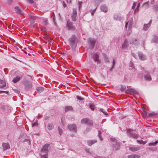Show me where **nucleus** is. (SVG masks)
I'll list each match as a JSON object with an SVG mask.
<instances>
[{
  "instance_id": "obj_1",
  "label": "nucleus",
  "mask_w": 158,
  "mask_h": 158,
  "mask_svg": "<svg viewBox=\"0 0 158 158\" xmlns=\"http://www.w3.org/2000/svg\"><path fill=\"white\" fill-rule=\"evenodd\" d=\"M132 14L133 10L132 11L129 12L128 14L127 15V20L125 22V28L127 29L128 25L127 32L128 35H130L131 32V27L133 21V16H131Z\"/></svg>"
},
{
  "instance_id": "obj_2",
  "label": "nucleus",
  "mask_w": 158,
  "mask_h": 158,
  "mask_svg": "<svg viewBox=\"0 0 158 158\" xmlns=\"http://www.w3.org/2000/svg\"><path fill=\"white\" fill-rule=\"evenodd\" d=\"M70 44L73 50L76 48L77 42V37L74 35H73L69 40Z\"/></svg>"
},
{
  "instance_id": "obj_3",
  "label": "nucleus",
  "mask_w": 158,
  "mask_h": 158,
  "mask_svg": "<svg viewBox=\"0 0 158 158\" xmlns=\"http://www.w3.org/2000/svg\"><path fill=\"white\" fill-rule=\"evenodd\" d=\"M143 77L145 80L150 81L152 80V78L150 75V72L148 71H145L143 73Z\"/></svg>"
},
{
  "instance_id": "obj_4",
  "label": "nucleus",
  "mask_w": 158,
  "mask_h": 158,
  "mask_svg": "<svg viewBox=\"0 0 158 158\" xmlns=\"http://www.w3.org/2000/svg\"><path fill=\"white\" fill-rule=\"evenodd\" d=\"M66 26L69 30L73 31L75 29V27L73 25V22L69 20L67 22Z\"/></svg>"
},
{
  "instance_id": "obj_5",
  "label": "nucleus",
  "mask_w": 158,
  "mask_h": 158,
  "mask_svg": "<svg viewBox=\"0 0 158 158\" xmlns=\"http://www.w3.org/2000/svg\"><path fill=\"white\" fill-rule=\"evenodd\" d=\"M132 130L131 129H128L127 130V133L128 135L131 137H132L135 139L137 138L139 136V135L138 134H136L133 133Z\"/></svg>"
},
{
  "instance_id": "obj_6",
  "label": "nucleus",
  "mask_w": 158,
  "mask_h": 158,
  "mask_svg": "<svg viewBox=\"0 0 158 158\" xmlns=\"http://www.w3.org/2000/svg\"><path fill=\"white\" fill-rule=\"evenodd\" d=\"M81 123L86 124L90 126H93V121L86 118L82 119L81 120Z\"/></svg>"
},
{
  "instance_id": "obj_7",
  "label": "nucleus",
  "mask_w": 158,
  "mask_h": 158,
  "mask_svg": "<svg viewBox=\"0 0 158 158\" xmlns=\"http://www.w3.org/2000/svg\"><path fill=\"white\" fill-rule=\"evenodd\" d=\"M96 41V40L93 38H90L88 39L89 47L91 49H93L94 48Z\"/></svg>"
},
{
  "instance_id": "obj_8",
  "label": "nucleus",
  "mask_w": 158,
  "mask_h": 158,
  "mask_svg": "<svg viewBox=\"0 0 158 158\" xmlns=\"http://www.w3.org/2000/svg\"><path fill=\"white\" fill-rule=\"evenodd\" d=\"M68 127L70 131L74 132H77V128L76 124H68Z\"/></svg>"
},
{
  "instance_id": "obj_9",
  "label": "nucleus",
  "mask_w": 158,
  "mask_h": 158,
  "mask_svg": "<svg viewBox=\"0 0 158 158\" xmlns=\"http://www.w3.org/2000/svg\"><path fill=\"white\" fill-rule=\"evenodd\" d=\"M24 86L25 89L27 90L32 88V84L31 82L27 81L24 82Z\"/></svg>"
},
{
  "instance_id": "obj_10",
  "label": "nucleus",
  "mask_w": 158,
  "mask_h": 158,
  "mask_svg": "<svg viewBox=\"0 0 158 158\" xmlns=\"http://www.w3.org/2000/svg\"><path fill=\"white\" fill-rule=\"evenodd\" d=\"M49 144H46L44 146H43L41 149V152L45 154H48V147Z\"/></svg>"
},
{
  "instance_id": "obj_11",
  "label": "nucleus",
  "mask_w": 158,
  "mask_h": 158,
  "mask_svg": "<svg viewBox=\"0 0 158 158\" xmlns=\"http://www.w3.org/2000/svg\"><path fill=\"white\" fill-rule=\"evenodd\" d=\"M29 16L30 18V26L32 28L34 27V23L35 22V16L29 15Z\"/></svg>"
},
{
  "instance_id": "obj_12",
  "label": "nucleus",
  "mask_w": 158,
  "mask_h": 158,
  "mask_svg": "<svg viewBox=\"0 0 158 158\" xmlns=\"http://www.w3.org/2000/svg\"><path fill=\"white\" fill-rule=\"evenodd\" d=\"M140 3L139 2H134L132 9L134 10H138L140 9Z\"/></svg>"
},
{
  "instance_id": "obj_13",
  "label": "nucleus",
  "mask_w": 158,
  "mask_h": 158,
  "mask_svg": "<svg viewBox=\"0 0 158 158\" xmlns=\"http://www.w3.org/2000/svg\"><path fill=\"white\" fill-rule=\"evenodd\" d=\"M130 43L133 45L137 46L139 44V41L138 38H133L130 41Z\"/></svg>"
},
{
  "instance_id": "obj_14",
  "label": "nucleus",
  "mask_w": 158,
  "mask_h": 158,
  "mask_svg": "<svg viewBox=\"0 0 158 158\" xmlns=\"http://www.w3.org/2000/svg\"><path fill=\"white\" fill-rule=\"evenodd\" d=\"M138 54L139 59L141 60H144L147 58V56L142 52H139L138 53Z\"/></svg>"
},
{
  "instance_id": "obj_15",
  "label": "nucleus",
  "mask_w": 158,
  "mask_h": 158,
  "mask_svg": "<svg viewBox=\"0 0 158 158\" xmlns=\"http://www.w3.org/2000/svg\"><path fill=\"white\" fill-rule=\"evenodd\" d=\"M152 20H150L148 23L144 24L143 28V30L145 31H147L150 27L152 24Z\"/></svg>"
},
{
  "instance_id": "obj_16",
  "label": "nucleus",
  "mask_w": 158,
  "mask_h": 158,
  "mask_svg": "<svg viewBox=\"0 0 158 158\" xmlns=\"http://www.w3.org/2000/svg\"><path fill=\"white\" fill-rule=\"evenodd\" d=\"M22 78V76L19 75V76H17L13 78L12 81L14 83H16L19 81Z\"/></svg>"
},
{
  "instance_id": "obj_17",
  "label": "nucleus",
  "mask_w": 158,
  "mask_h": 158,
  "mask_svg": "<svg viewBox=\"0 0 158 158\" xmlns=\"http://www.w3.org/2000/svg\"><path fill=\"white\" fill-rule=\"evenodd\" d=\"M120 144L119 143H114L113 144V148L114 150H117L120 149Z\"/></svg>"
},
{
  "instance_id": "obj_18",
  "label": "nucleus",
  "mask_w": 158,
  "mask_h": 158,
  "mask_svg": "<svg viewBox=\"0 0 158 158\" xmlns=\"http://www.w3.org/2000/svg\"><path fill=\"white\" fill-rule=\"evenodd\" d=\"M92 57L95 61L97 62L98 63L99 62V56L96 53L92 55Z\"/></svg>"
},
{
  "instance_id": "obj_19",
  "label": "nucleus",
  "mask_w": 158,
  "mask_h": 158,
  "mask_svg": "<svg viewBox=\"0 0 158 158\" xmlns=\"http://www.w3.org/2000/svg\"><path fill=\"white\" fill-rule=\"evenodd\" d=\"M77 15L76 10H73V13L71 16V18L73 21H76Z\"/></svg>"
},
{
  "instance_id": "obj_20",
  "label": "nucleus",
  "mask_w": 158,
  "mask_h": 158,
  "mask_svg": "<svg viewBox=\"0 0 158 158\" xmlns=\"http://www.w3.org/2000/svg\"><path fill=\"white\" fill-rule=\"evenodd\" d=\"M103 0H94V3L95 4V6H96V7L94 9H91V10H96L98 6V5Z\"/></svg>"
},
{
  "instance_id": "obj_21",
  "label": "nucleus",
  "mask_w": 158,
  "mask_h": 158,
  "mask_svg": "<svg viewBox=\"0 0 158 158\" xmlns=\"http://www.w3.org/2000/svg\"><path fill=\"white\" fill-rule=\"evenodd\" d=\"M114 19L117 20H121V17L120 14H115L113 17Z\"/></svg>"
},
{
  "instance_id": "obj_22",
  "label": "nucleus",
  "mask_w": 158,
  "mask_h": 158,
  "mask_svg": "<svg viewBox=\"0 0 158 158\" xmlns=\"http://www.w3.org/2000/svg\"><path fill=\"white\" fill-rule=\"evenodd\" d=\"M4 150H6L10 148V146L8 143H3L2 144Z\"/></svg>"
},
{
  "instance_id": "obj_23",
  "label": "nucleus",
  "mask_w": 158,
  "mask_h": 158,
  "mask_svg": "<svg viewBox=\"0 0 158 158\" xmlns=\"http://www.w3.org/2000/svg\"><path fill=\"white\" fill-rule=\"evenodd\" d=\"M149 7V2H147L144 3L142 6L143 9H147Z\"/></svg>"
},
{
  "instance_id": "obj_24",
  "label": "nucleus",
  "mask_w": 158,
  "mask_h": 158,
  "mask_svg": "<svg viewBox=\"0 0 158 158\" xmlns=\"http://www.w3.org/2000/svg\"><path fill=\"white\" fill-rule=\"evenodd\" d=\"M127 39H125L123 43L122 44V48L124 50L127 47Z\"/></svg>"
},
{
  "instance_id": "obj_25",
  "label": "nucleus",
  "mask_w": 158,
  "mask_h": 158,
  "mask_svg": "<svg viewBox=\"0 0 158 158\" xmlns=\"http://www.w3.org/2000/svg\"><path fill=\"white\" fill-rule=\"evenodd\" d=\"M97 141V140L96 139L89 140L87 141V143L89 146H91Z\"/></svg>"
},
{
  "instance_id": "obj_26",
  "label": "nucleus",
  "mask_w": 158,
  "mask_h": 158,
  "mask_svg": "<svg viewBox=\"0 0 158 158\" xmlns=\"http://www.w3.org/2000/svg\"><path fill=\"white\" fill-rule=\"evenodd\" d=\"M6 86V83L5 81L3 80L0 79V87L3 88L5 87Z\"/></svg>"
},
{
  "instance_id": "obj_27",
  "label": "nucleus",
  "mask_w": 158,
  "mask_h": 158,
  "mask_svg": "<svg viewBox=\"0 0 158 158\" xmlns=\"http://www.w3.org/2000/svg\"><path fill=\"white\" fill-rule=\"evenodd\" d=\"M140 149L139 147H129V150L132 152H135L139 150Z\"/></svg>"
},
{
  "instance_id": "obj_28",
  "label": "nucleus",
  "mask_w": 158,
  "mask_h": 158,
  "mask_svg": "<svg viewBox=\"0 0 158 158\" xmlns=\"http://www.w3.org/2000/svg\"><path fill=\"white\" fill-rule=\"evenodd\" d=\"M73 109L72 106H66L65 108V112H67L69 111L72 110Z\"/></svg>"
},
{
  "instance_id": "obj_29",
  "label": "nucleus",
  "mask_w": 158,
  "mask_h": 158,
  "mask_svg": "<svg viewBox=\"0 0 158 158\" xmlns=\"http://www.w3.org/2000/svg\"><path fill=\"white\" fill-rule=\"evenodd\" d=\"M129 92L131 93H132L133 94H137L138 92L134 89L130 88L128 89Z\"/></svg>"
},
{
  "instance_id": "obj_30",
  "label": "nucleus",
  "mask_w": 158,
  "mask_h": 158,
  "mask_svg": "<svg viewBox=\"0 0 158 158\" xmlns=\"http://www.w3.org/2000/svg\"><path fill=\"white\" fill-rule=\"evenodd\" d=\"M152 41L153 42L155 43H157L158 41V37L156 35H153Z\"/></svg>"
},
{
  "instance_id": "obj_31",
  "label": "nucleus",
  "mask_w": 158,
  "mask_h": 158,
  "mask_svg": "<svg viewBox=\"0 0 158 158\" xmlns=\"http://www.w3.org/2000/svg\"><path fill=\"white\" fill-rule=\"evenodd\" d=\"M48 129L50 130H52L54 128V126L52 123H48L47 126Z\"/></svg>"
},
{
  "instance_id": "obj_32",
  "label": "nucleus",
  "mask_w": 158,
  "mask_h": 158,
  "mask_svg": "<svg viewBox=\"0 0 158 158\" xmlns=\"http://www.w3.org/2000/svg\"><path fill=\"white\" fill-rule=\"evenodd\" d=\"M15 12H14V13H15L17 15H23L24 14L23 10H15Z\"/></svg>"
},
{
  "instance_id": "obj_33",
  "label": "nucleus",
  "mask_w": 158,
  "mask_h": 158,
  "mask_svg": "<svg viewBox=\"0 0 158 158\" xmlns=\"http://www.w3.org/2000/svg\"><path fill=\"white\" fill-rule=\"evenodd\" d=\"M36 90L38 93L40 94L44 90V88L41 87H38L36 88Z\"/></svg>"
},
{
  "instance_id": "obj_34",
  "label": "nucleus",
  "mask_w": 158,
  "mask_h": 158,
  "mask_svg": "<svg viewBox=\"0 0 158 158\" xmlns=\"http://www.w3.org/2000/svg\"><path fill=\"white\" fill-rule=\"evenodd\" d=\"M91 128L89 127H87L85 130L84 131V134H86L87 132H89L91 131Z\"/></svg>"
},
{
  "instance_id": "obj_35",
  "label": "nucleus",
  "mask_w": 158,
  "mask_h": 158,
  "mask_svg": "<svg viewBox=\"0 0 158 158\" xmlns=\"http://www.w3.org/2000/svg\"><path fill=\"white\" fill-rule=\"evenodd\" d=\"M6 107V106L4 104L1 105L0 108L1 109L2 112L3 113H4L5 110V108Z\"/></svg>"
},
{
  "instance_id": "obj_36",
  "label": "nucleus",
  "mask_w": 158,
  "mask_h": 158,
  "mask_svg": "<svg viewBox=\"0 0 158 158\" xmlns=\"http://www.w3.org/2000/svg\"><path fill=\"white\" fill-rule=\"evenodd\" d=\"M107 7L105 4H103L100 7L101 10H107Z\"/></svg>"
},
{
  "instance_id": "obj_37",
  "label": "nucleus",
  "mask_w": 158,
  "mask_h": 158,
  "mask_svg": "<svg viewBox=\"0 0 158 158\" xmlns=\"http://www.w3.org/2000/svg\"><path fill=\"white\" fill-rule=\"evenodd\" d=\"M136 141L137 143L142 144H144L147 143L146 141H144L142 140H137Z\"/></svg>"
},
{
  "instance_id": "obj_38",
  "label": "nucleus",
  "mask_w": 158,
  "mask_h": 158,
  "mask_svg": "<svg viewBox=\"0 0 158 158\" xmlns=\"http://www.w3.org/2000/svg\"><path fill=\"white\" fill-rule=\"evenodd\" d=\"M85 151H86V152L87 153H89V154H92L93 153V152L92 151L90 150L89 149L85 148Z\"/></svg>"
},
{
  "instance_id": "obj_39",
  "label": "nucleus",
  "mask_w": 158,
  "mask_h": 158,
  "mask_svg": "<svg viewBox=\"0 0 158 158\" xmlns=\"http://www.w3.org/2000/svg\"><path fill=\"white\" fill-rule=\"evenodd\" d=\"M100 110L105 115H107L108 114V113L103 108L100 109Z\"/></svg>"
},
{
  "instance_id": "obj_40",
  "label": "nucleus",
  "mask_w": 158,
  "mask_h": 158,
  "mask_svg": "<svg viewBox=\"0 0 158 158\" xmlns=\"http://www.w3.org/2000/svg\"><path fill=\"white\" fill-rule=\"evenodd\" d=\"M158 143V141L156 140L154 142L150 143L149 144V146H155Z\"/></svg>"
},
{
  "instance_id": "obj_41",
  "label": "nucleus",
  "mask_w": 158,
  "mask_h": 158,
  "mask_svg": "<svg viewBox=\"0 0 158 158\" xmlns=\"http://www.w3.org/2000/svg\"><path fill=\"white\" fill-rule=\"evenodd\" d=\"M111 141L112 142H114V143H119L117 141V140L115 138H110V139Z\"/></svg>"
},
{
  "instance_id": "obj_42",
  "label": "nucleus",
  "mask_w": 158,
  "mask_h": 158,
  "mask_svg": "<svg viewBox=\"0 0 158 158\" xmlns=\"http://www.w3.org/2000/svg\"><path fill=\"white\" fill-rule=\"evenodd\" d=\"M129 67H130V69H133L134 68V64L131 61V62L130 64H129Z\"/></svg>"
},
{
  "instance_id": "obj_43",
  "label": "nucleus",
  "mask_w": 158,
  "mask_h": 158,
  "mask_svg": "<svg viewBox=\"0 0 158 158\" xmlns=\"http://www.w3.org/2000/svg\"><path fill=\"white\" fill-rule=\"evenodd\" d=\"M89 108L92 110L93 111L95 109L94 105L93 104H91L89 105Z\"/></svg>"
},
{
  "instance_id": "obj_44",
  "label": "nucleus",
  "mask_w": 158,
  "mask_h": 158,
  "mask_svg": "<svg viewBox=\"0 0 158 158\" xmlns=\"http://www.w3.org/2000/svg\"><path fill=\"white\" fill-rule=\"evenodd\" d=\"M101 133H102L101 131H98V135L99 137V138L100 140L101 141H102V138L101 136Z\"/></svg>"
},
{
  "instance_id": "obj_45",
  "label": "nucleus",
  "mask_w": 158,
  "mask_h": 158,
  "mask_svg": "<svg viewBox=\"0 0 158 158\" xmlns=\"http://www.w3.org/2000/svg\"><path fill=\"white\" fill-rule=\"evenodd\" d=\"M58 132L59 134L61 135L63 132L62 129L59 126L58 127Z\"/></svg>"
},
{
  "instance_id": "obj_46",
  "label": "nucleus",
  "mask_w": 158,
  "mask_h": 158,
  "mask_svg": "<svg viewBox=\"0 0 158 158\" xmlns=\"http://www.w3.org/2000/svg\"><path fill=\"white\" fill-rule=\"evenodd\" d=\"M52 17H53V22L54 23V24L55 25L57 26V23L55 22V16L54 15V13L52 14Z\"/></svg>"
},
{
  "instance_id": "obj_47",
  "label": "nucleus",
  "mask_w": 158,
  "mask_h": 158,
  "mask_svg": "<svg viewBox=\"0 0 158 158\" xmlns=\"http://www.w3.org/2000/svg\"><path fill=\"white\" fill-rule=\"evenodd\" d=\"M104 59L106 62H109V59L108 58V57L106 55L104 56Z\"/></svg>"
},
{
  "instance_id": "obj_48",
  "label": "nucleus",
  "mask_w": 158,
  "mask_h": 158,
  "mask_svg": "<svg viewBox=\"0 0 158 158\" xmlns=\"http://www.w3.org/2000/svg\"><path fill=\"white\" fill-rule=\"evenodd\" d=\"M82 2H78V6L79 8V10H80L81 9V7L82 6Z\"/></svg>"
},
{
  "instance_id": "obj_49",
  "label": "nucleus",
  "mask_w": 158,
  "mask_h": 158,
  "mask_svg": "<svg viewBox=\"0 0 158 158\" xmlns=\"http://www.w3.org/2000/svg\"><path fill=\"white\" fill-rule=\"evenodd\" d=\"M9 93V91H4L2 90L0 91V94H2V93H6V94H8Z\"/></svg>"
},
{
  "instance_id": "obj_50",
  "label": "nucleus",
  "mask_w": 158,
  "mask_h": 158,
  "mask_svg": "<svg viewBox=\"0 0 158 158\" xmlns=\"http://www.w3.org/2000/svg\"><path fill=\"white\" fill-rule=\"evenodd\" d=\"M41 158H48V155L47 154H46L45 155H41Z\"/></svg>"
},
{
  "instance_id": "obj_51",
  "label": "nucleus",
  "mask_w": 158,
  "mask_h": 158,
  "mask_svg": "<svg viewBox=\"0 0 158 158\" xmlns=\"http://www.w3.org/2000/svg\"><path fill=\"white\" fill-rule=\"evenodd\" d=\"M77 98L80 100L83 101L84 100V99L78 96H77Z\"/></svg>"
},
{
  "instance_id": "obj_52",
  "label": "nucleus",
  "mask_w": 158,
  "mask_h": 158,
  "mask_svg": "<svg viewBox=\"0 0 158 158\" xmlns=\"http://www.w3.org/2000/svg\"><path fill=\"white\" fill-rule=\"evenodd\" d=\"M156 115V114L154 112H153L151 113H150L149 114V116L150 117L154 116Z\"/></svg>"
},
{
  "instance_id": "obj_53",
  "label": "nucleus",
  "mask_w": 158,
  "mask_h": 158,
  "mask_svg": "<svg viewBox=\"0 0 158 158\" xmlns=\"http://www.w3.org/2000/svg\"><path fill=\"white\" fill-rule=\"evenodd\" d=\"M32 127H34L35 126H37L38 125V123L37 122H35L32 124Z\"/></svg>"
},
{
  "instance_id": "obj_54",
  "label": "nucleus",
  "mask_w": 158,
  "mask_h": 158,
  "mask_svg": "<svg viewBox=\"0 0 158 158\" xmlns=\"http://www.w3.org/2000/svg\"><path fill=\"white\" fill-rule=\"evenodd\" d=\"M128 158H134V154H132L128 156Z\"/></svg>"
},
{
  "instance_id": "obj_55",
  "label": "nucleus",
  "mask_w": 158,
  "mask_h": 158,
  "mask_svg": "<svg viewBox=\"0 0 158 158\" xmlns=\"http://www.w3.org/2000/svg\"><path fill=\"white\" fill-rule=\"evenodd\" d=\"M121 89L122 91L126 89V87L125 86L121 85Z\"/></svg>"
},
{
  "instance_id": "obj_56",
  "label": "nucleus",
  "mask_w": 158,
  "mask_h": 158,
  "mask_svg": "<svg viewBox=\"0 0 158 158\" xmlns=\"http://www.w3.org/2000/svg\"><path fill=\"white\" fill-rule=\"evenodd\" d=\"M48 20L46 19H45L44 20V23L45 25H46L48 24Z\"/></svg>"
},
{
  "instance_id": "obj_57",
  "label": "nucleus",
  "mask_w": 158,
  "mask_h": 158,
  "mask_svg": "<svg viewBox=\"0 0 158 158\" xmlns=\"http://www.w3.org/2000/svg\"><path fill=\"white\" fill-rule=\"evenodd\" d=\"M27 1L30 3L33 4L34 3V1L33 0H27Z\"/></svg>"
},
{
  "instance_id": "obj_58",
  "label": "nucleus",
  "mask_w": 158,
  "mask_h": 158,
  "mask_svg": "<svg viewBox=\"0 0 158 158\" xmlns=\"http://www.w3.org/2000/svg\"><path fill=\"white\" fill-rule=\"evenodd\" d=\"M154 7L156 10H158V5H154Z\"/></svg>"
},
{
  "instance_id": "obj_59",
  "label": "nucleus",
  "mask_w": 158,
  "mask_h": 158,
  "mask_svg": "<svg viewBox=\"0 0 158 158\" xmlns=\"http://www.w3.org/2000/svg\"><path fill=\"white\" fill-rule=\"evenodd\" d=\"M115 60L114 59L113 60L112 64V66H113L114 67V65L115 64Z\"/></svg>"
},
{
  "instance_id": "obj_60",
  "label": "nucleus",
  "mask_w": 158,
  "mask_h": 158,
  "mask_svg": "<svg viewBox=\"0 0 158 158\" xmlns=\"http://www.w3.org/2000/svg\"><path fill=\"white\" fill-rule=\"evenodd\" d=\"M139 155L134 154V158H139Z\"/></svg>"
},
{
  "instance_id": "obj_61",
  "label": "nucleus",
  "mask_w": 158,
  "mask_h": 158,
  "mask_svg": "<svg viewBox=\"0 0 158 158\" xmlns=\"http://www.w3.org/2000/svg\"><path fill=\"white\" fill-rule=\"evenodd\" d=\"M62 5H63V6L64 7H65L66 6V4L65 3L64 1H63V2H62Z\"/></svg>"
},
{
  "instance_id": "obj_62",
  "label": "nucleus",
  "mask_w": 158,
  "mask_h": 158,
  "mask_svg": "<svg viewBox=\"0 0 158 158\" xmlns=\"http://www.w3.org/2000/svg\"><path fill=\"white\" fill-rule=\"evenodd\" d=\"M15 9L16 10H21V9L19 8V7L18 6H16Z\"/></svg>"
},
{
  "instance_id": "obj_63",
  "label": "nucleus",
  "mask_w": 158,
  "mask_h": 158,
  "mask_svg": "<svg viewBox=\"0 0 158 158\" xmlns=\"http://www.w3.org/2000/svg\"><path fill=\"white\" fill-rule=\"evenodd\" d=\"M131 54H132V55L134 57H135V58H136V55L134 54V53H133L132 52H131Z\"/></svg>"
},
{
  "instance_id": "obj_64",
  "label": "nucleus",
  "mask_w": 158,
  "mask_h": 158,
  "mask_svg": "<svg viewBox=\"0 0 158 158\" xmlns=\"http://www.w3.org/2000/svg\"><path fill=\"white\" fill-rule=\"evenodd\" d=\"M95 11V10H93V11L91 12V14L92 16L94 15Z\"/></svg>"
}]
</instances>
